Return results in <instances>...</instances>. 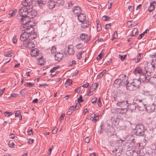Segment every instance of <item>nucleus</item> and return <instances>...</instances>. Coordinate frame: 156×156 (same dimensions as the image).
I'll list each match as a JSON object with an SVG mask.
<instances>
[{
	"label": "nucleus",
	"instance_id": "ddd939ff",
	"mask_svg": "<svg viewBox=\"0 0 156 156\" xmlns=\"http://www.w3.org/2000/svg\"><path fill=\"white\" fill-rule=\"evenodd\" d=\"M31 0H24L22 2V4L23 7H25L29 8L32 7L31 5Z\"/></svg>",
	"mask_w": 156,
	"mask_h": 156
},
{
	"label": "nucleus",
	"instance_id": "f704fd0d",
	"mask_svg": "<svg viewBox=\"0 0 156 156\" xmlns=\"http://www.w3.org/2000/svg\"><path fill=\"white\" fill-rule=\"evenodd\" d=\"M141 58V53H139L135 58L136 62H138Z\"/></svg>",
	"mask_w": 156,
	"mask_h": 156
},
{
	"label": "nucleus",
	"instance_id": "5fc2aeb1",
	"mask_svg": "<svg viewBox=\"0 0 156 156\" xmlns=\"http://www.w3.org/2000/svg\"><path fill=\"white\" fill-rule=\"evenodd\" d=\"M93 90L89 89V91L87 94L88 96H90L93 94V91H92Z\"/></svg>",
	"mask_w": 156,
	"mask_h": 156
},
{
	"label": "nucleus",
	"instance_id": "13d9d810",
	"mask_svg": "<svg viewBox=\"0 0 156 156\" xmlns=\"http://www.w3.org/2000/svg\"><path fill=\"white\" fill-rule=\"evenodd\" d=\"M102 54L101 53H100L98 55V56L97 58V59L98 60H100L102 58Z\"/></svg>",
	"mask_w": 156,
	"mask_h": 156
},
{
	"label": "nucleus",
	"instance_id": "37998d69",
	"mask_svg": "<svg viewBox=\"0 0 156 156\" xmlns=\"http://www.w3.org/2000/svg\"><path fill=\"white\" fill-rule=\"evenodd\" d=\"M126 55H119V56L121 59V60L122 61H123L126 58Z\"/></svg>",
	"mask_w": 156,
	"mask_h": 156
},
{
	"label": "nucleus",
	"instance_id": "7ed1b4c3",
	"mask_svg": "<svg viewBox=\"0 0 156 156\" xmlns=\"http://www.w3.org/2000/svg\"><path fill=\"white\" fill-rule=\"evenodd\" d=\"M144 126L142 124H138L136 126V129L135 134L139 136H143L144 135Z\"/></svg>",
	"mask_w": 156,
	"mask_h": 156
},
{
	"label": "nucleus",
	"instance_id": "f8f14e48",
	"mask_svg": "<svg viewBox=\"0 0 156 156\" xmlns=\"http://www.w3.org/2000/svg\"><path fill=\"white\" fill-rule=\"evenodd\" d=\"M145 70L144 68H140V67H138L134 69L133 73L136 76H137V74H138V75H140Z\"/></svg>",
	"mask_w": 156,
	"mask_h": 156
},
{
	"label": "nucleus",
	"instance_id": "c756f323",
	"mask_svg": "<svg viewBox=\"0 0 156 156\" xmlns=\"http://www.w3.org/2000/svg\"><path fill=\"white\" fill-rule=\"evenodd\" d=\"M56 3L58 4L59 6L63 5L64 3V1L63 0H56Z\"/></svg>",
	"mask_w": 156,
	"mask_h": 156
},
{
	"label": "nucleus",
	"instance_id": "49530a36",
	"mask_svg": "<svg viewBox=\"0 0 156 156\" xmlns=\"http://www.w3.org/2000/svg\"><path fill=\"white\" fill-rule=\"evenodd\" d=\"M83 101V100L82 99V95H80L78 99V102L80 103Z\"/></svg>",
	"mask_w": 156,
	"mask_h": 156
},
{
	"label": "nucleus",
	"instance_id": "9b49d317",
	"mask_svg": "<svg viewBox=\"0 0 156 156\" xmlns=\"http://www.w3.org/2000/svg\"><path fill=\"white\" fill-rule=\"evenodd\" d=\"M23 45L24 46L26 47H28L29 48H33L35 47V45L33 42L30 41H27L23 42Z\"/></svg>",
	"mask_w": 156,
	"mask_h": 156
},
{
	"label": "nucleus",
	"instance_id": "de8ad7c7",
	"mask_svg": "<svg viewBox=\"0 0 156 156\" xmlns=\"http://www.w3.org/2000/svg\"><path fill=\"white\" fill-rule=\"evenodd\" d=\"M8 145L9 147H12L14 145V144L12 140H10L9 142Z\"/></svg>",
	"mask_w": 156,
	"mask_h": 156
},
{
	"label": "nucleus",
	"instance_id": "aec40b11",
	"mask_svg": "<svg viewBox=\"0 0 156 156\" xmlns=\"http://www.w3.org/2000/svg\"><path fill=\"white\" fill-rule=\"evenodd\" d=\"M137 108L138 110L140 111H144V109H145L146 111L148 112H151V111H148L147 108H148V107H147L145 105L142 104L140 106L137 105Z\"/></svg>",
	"mask_w": 156,
	"mask_h": 156
},
{
	"label": "nucleus",
	"instance_id": "72a5a7b5",
	"mask_svg": "<svg viewBox=\"0 0 156 156\" xmlns=\"http://www.w3.org/2000/svg\"><path fill=\"white\" fill-rule=\"evenodd\" d=\"M75 47L77 49H83V45L81 43H79L76 45L75 46Z\"/></svg>",
	"mask_w": 156,
	"mask_h": 156
},
{
	"label": "nucleus",
	"instance_id": "bb28decb",
	"mask_svg": "<svg viewBox=\"0 0 156 156\" xmlns=\"http://www.w3.org/2000/svg\"><path fill=\"white\" fill-rule=\"evenodd\" d=\"M98 85V83H94L92 84V86L90 87V89L93 90L92 91H94L97 87Z\"/></svg>",
	"mask_w": 156,
	"mask_h": 156
},
{
	"label": "nucleus",
	"instance_id": "58836bf2",
	"mask_svg": "<svg viewBox=\"0 0 156 156\" xmlns=\"http://www.w3.org/2000/svg\"><path fill=\"white\" fill-rule=\"evenodd\" d=\"M94 118L93 119L92 121L94 122L95 123L98 119L99 118V115L96 116L95 114H94Z\"/></svg>",
	"mask_w": 156,
	"mask_h": 156
},
{
	"label": "nucleus",
	"instance_id": "603ef678",
	"mask_svg": "<svg viewBox=\"0 0 156 156\" xmlns=\"http://www.w3.org/2000/svg\"><path fill=\"white\" fill-rule=\"evenodd\" d=\"M111 26V23L107 24L105 25V29L106 30L110 28Z\"/></svg>",
	"mask_w": 156,
	"mask_h": 156
},
{
	"label": "nucleus",
	"instance_id": "0eeeda50",
	"mask_svg": "<svg viewBox=\"0 0 156 156\" xmlns=\"http://www.w3.org/2000/svg\"><path fill=\"white\" fill-rule=\"evenodd\" d=\"M107 124L108 126L107 127V130L106 131V132H108L107 133L108 136L109 137H111V136H115L114 133L115 129L113 127L111 126L110 124H108L107 123Z\"/></svg>",
	"mask_w": 156,
	"mask_h": 156
},
{
	"label": "nucleus",
	"instance_id": "864d4df0",
	"mask_svg": "<svg viewBox=\"0 0 156 156\" xmlns=\"http://www.w3.org/2000/svg\"><path fill=\"white\" fill-rule=\"evenodd\" d=\"M74 110H76L74 106H72L71 107L69 108V110L70 111V112H72V113L73 112Z\"/></svg>",
	"mask_w": 156,
	"mask_h": 156
},
{
	"label": "nucleus",
	"instance_id": "dca6fc26",
	"mask_svg": "<svg viewBox=\"0 0 156 156\" xmlns=\"http://www.w3.org/2000/svg\"><path fill=\"white\" fill-rule=\"evenodd\" d=\"M80 37L82 41L87 43L90 39V36H88L87 34H81Z\"/></svg>",
	"mask_w": 156,
	"mask_h": 156
},
{
	"label": "nucleus",
	"instance_id": "69168bd1",
	"mask_svg": "<svg viewBox=\"0 0 156 156\" xmlns=\"http://www.w3.org/2000/svg\"><path fill=\"white\" fill-rule=\"evenodd\" d=\"M65 115L63 114H62L60 116V118H59V120L61 121L64 118V116H65Z\"/></svg>",
	"mask_w": 156,
	"mask_h": 156
},
{
	"label": "nucleus",
	"instance_id": "9d476101",
	"mask_svg": "<svg viewBox=\"0 0 156 156\" xmlns=\"http://www.w3.org/2000/svg\"><path fill=\"white\" fill-rule=\"evenodd\" d=\"M30 34V31L24 32L20 35V39L23 42L28 41V34Z\"/></svg>",
	"mask_w": 156,
	"mask_h": 156
},
{
	"label": "nucleus",
	"instance_id": "a211bd4d",
	"mask_svg": "<svg viewBox=\"0 0 156 156\" xmlns=\"http://www.w3.org/2000/svg\"><path fill=\"white\" fill-rule=\"evenodd\" d=\"M128 104L127 106L128 108L127 109H129L131 112H133L136 110V107L137 106V104H136L135 102H134L132 104L129 103V104Z\"/></svg>",
	"mask_w": 156,
	"mask_h": 156
},
{
	"label": "nucleus",
	"instance_id": "b1692460",
	"mask_svg": "<svg viewBox=\"0 0 156 156\" xmlns=\"http://www.w3.org/2000/svg\"><path fill=\"white\" fill-rule=\"evenodd\" d=\"M81 27L82 28L85 29L89 27V22L88 21L85 20L83 22H81Z\"/></svg>",
	"mask_w": 156,
	"mask_h": 156
},
{
	"label": "nucleus",
	"instance_id": "7c9ffc66",
	"mask_svg": "<svg viewBox=\"0 0 156 156\" xmlns=\"http://www.w3.org/2000/svg\"><path fill=\"white\" fill-rule=\"evenodd\" d=\"M97 31H99L101 30V24L99 23V21L97 20Z\"/></svg>",
	"mask_w": 156,
	"mask_h": 156
},
{
	"label": "nucleus",
	"instance_id": "774afa93",
	"mask_svg": "<svg viewBox=\"0 0 156 156\" xmlns=\"http://www.w3.org/2000/svg\"><path fill=\"white\" fill-rule=\"evenodd\" d=\"M151 62L154 66L155 68H156V59L155 60H152Z\"/></svg>",
	"mask_w": 156,
	"mask_h": 156
},
{
	"label": "nucleus",
	"instance_id": "680f3d73",
	"mask_svg": "<svg viewBox=\"0 0 156 156\" xmlns=\"http://www.w3.org/2000/svg\"><path fill=\"white\" fill-rule=\"evenodd\" d=\"M97 99V98H93L91 100V102L92 103L94 104L96 102Z\"/></svg>",
	"mask_w": 156,
	"mask_h": 156
},
{
	"label": "nucleus",
	"instance_id": "bf43d9fd",
	"mask_svg": "<svg viewBox=\"0 0 156 156\" xmlns=\"http://www.w3.org/2000/svg\"><path fill=\"white\" fill-rule=\"evenodd\" d=\"M18 95V94H11L10 96V98H15L17 97Z\"/></svg>",
	"mask_w": 156,
	"mask_h": 156
},
{
	"label": "nucleus",
	"instance_id": "a878e982",
	"mask_svg": "<svg viewBox=\"0 0 156 156\" xmlns=\"http://www.w3.org/2000/svg\"><path fill=\"white\" fill-rule=\"evenodd\" d=\"M133 150H129L126 151V154L128 156H132L133 154Z\"/></svg>",
	"mask_w": 156,
	"mask_h": 156
},
{
	"label": "nucleus",
	"instance_id": "09e8293b",
	"mask_svg": "<svg viewBox=\"0 0 156 156\" xmlns=\"http://www.w3.org/2000/svg\"><path fill=\"white\" fill-rule=\"evenodd\" d=\"M59 67H59L58 66V67H53L51 69V70L50 71V72L51 73H54V71L57 69Z\"/></svg>",
	"mask_w": 156,
	"mask_h": 156
},
{
	"label": "nucleus",
	"instance_id": "2eb2a0df",
	"mask_svg": "<svg viewBox=\"0 0 156 156\" xmlns=\"http://www.w3.org/2000/svg\"><path fill=\"white\" fill-rule=\"evenodd\" d=\"M67 52L69 55H73L75 52L73 46L72 44L69 45L68 46Z\"/></svg>",
	"mask_w": 156,
	"mask_h": 156
},
{
	"label": "nucleus",
	"instance_id": "c03bdc74",
	"mask_svg": "<svg viewBox=\"0 0 156 156\" xmlns=\"http://www.w3.org/2000/svg\"><path fill=\"white\" fill-rule=\"evenodd\" d=\"M154 8H155V7H154V5H151V6L150 5V6L149 7V8L148 9V10L149 12H151L153 10H154Z\"/></svg>",
	"mask_w": 156,
	"mask_h": 156
},
{
	"label": "nucleus",
	"instance_id": "a19ab883",
	"mask_svg": "<svg viewBox=\"0 0 156 156\" xmlns=\"http://www.w3.org/2000/svg\"><path fill=\"white\" fill-rule=\"evenodd\" d=\"M110 19V17H109L106 16H103L102 17V19L103 21H106L109 20Z\"/></svg>",
	"mask_w": 156,
	"mask_h": 156
},
{
	"label": "nucleus",
	"instance_id": "f3484780",
	"mask_svg": "<svg viewBox=\"0 0 156 156\" xmlns=\"http://www.w3.org/2000/svg\"><path fill=\"white\" fill-rule=\"evenodd\" d=\"M30 17L29 16H23L22 20L20 23L21 24L27 25L28 23L30 21Z\"/></svg>",
	"mask_w": 156,
	"mask_h": 156
},
{
	"label": "nucleus",
	"instance_id": "338daca9",
	"mask_svg": "<svg viewBox=\"0 0 156 156\" xmlns=\"http://www.w3.org/2000/svg\"><path fill=\"white\" fill-rule=\"evenodd\" d=\"M128 9L129 10L132 12L133 10L134 7L131 6H129L128 7Z\"/></svg>",
	"mask_w": 156,
	"mask_h": 156
},
{
	"label": "nucleus",
	"instance_id": "393cba45",
	"mask_svg": "<svg viewBox=\"0 0 156 156\" xmlns=\"http://www.w3.org/2000/svg\"><path fill=\"white\" fill-rule=\"evenodd\" d=\"M35 2L38 4L40 6L44 5L45 4L44 0H34Z\"/></svg>",
	"mask_w": 156,
	"mask_h": 156
},
{
	"label": "nucleus",
	"instance_id": "c85d7f7f",
	"mask_svg": "<svg viewBox=\"0 0 156 156\" xmlns=\"http://www.w3.org/2000/svg\"><path fill=\"white\" fill-rule=\"evenodd\" d=\"M138 34V31L137 29L134 28L132 31L131 35L132 36H135Z\"/></svg>",
	"mask_w": 156,
	"mask_h": 156
},
{
	"label": "nucleus",
	"instance_id": "f03ea898",
	"mask_svg": "<svg viewBox=\"0 0 156 156\" xmlns=\"http://www.w3.org/2000/svg\"><path fill=\"white\" fill-rule=\"evenodd\" d=\"M129 103L128 102V101H119L117 104L116 105L122 107L121 108V112L122 114H126L127 110V106Z\"/></svg>",
	"mask_w": 156,
	"mask_h": 156
},
{
	"label": "nucleus",
	"instance_id": "8fccbe9b",
	"mask_svg": "<svg viewBox=\"0 0 156 156\" xmlns=\"http://www.w3.org/2000/svg\"><path fill=\"white\" fill-rule=\"evenodd\" d=\"M5 115L6 116H9L12 115V113L11 112H5L4 113Z\"/></svg>",
	"mask_w": 156,
	"mask_h": 156
},
{
	"label": "nucleus",
	"instance_id": "c9c22d12",
	"mask_svg": "<svg viewBox=\"0 0 156 156\" xmlns=\"http://www.w3.org/2000/svg\"><path fill=\"white\" fill-rule=\"evenodd\" d=\"M31 55L33 56H35L36 55H37L38 54L37 50H35V49L32 50L31 52Z\"/></svg>",
	"mask_w": 156,
	"mask_h": 156
},
{
	"label": "nucleus",
	"instance_id": "ea45409f",
	"mask_svg": "<svg viewBox=\"0 0 156 156\" xmlns=\"http://www.w3.org/2000/svg\"><path fill=\"white\" fill-rule=\"evenodd\" d=\"M56 47L55 46H53L51 49V53L52 54L54 53L56 51Z\"/></svg>",
	"mask_w": 156,
	"mask_h": 156
},
{
	"label": "nucleus",
	"instance_id": "6e6552de",
	"mask_svg": "<svg viewBox=\"0 0 156 156\" xmlns=\"http://www.w3.org/2000/svg\"><path fill=\"white\" fill-rule=\"evenodd\" d=\"M123 79H121V85L122 86H126V88L127 89V87L129 86L130 83H129L128 81V77L126 75H123L122 76Z\"/></svg>",
	"mask_w": 156,
	"mask_h": 156
},
{
	"label": "nucleus",
	"instance_id": "412c9836",
	"mask_svg": "<svg viewBox=\"0 0 156 156\" xmlns=\"http://www.w3.org/2000/svg\"><path fill=\"white\" fill-rule=\"evenodd\" d=\"M63 53L59 52H55V59L58 61L61 60L63 58Z\"/></svg>",
	"mask_w": 156,
	"mask_h": 156
},
{
	"label": "nucleus",
	"instance_id": "e2e57ef3",
	"mask_svg": "<svg viewBox=\"0 0 156 156\" xmlns=\"http://www.w3.org/2000/svg\"><path fill=\"white\" fill-rule=\"evenodd\" d=\"M144 36V33H142L140 34L139 36L138 37L137 39L138 40H140L141 39L142 37Z\"/></svg>",
	"mask_w": 156,
	"mask_h": 156
},
{
	"label": "nucleus",
	"instance_id": "f257e3e1",
	"mask_svg": "<svg viewBox=\"0 0 156 156\" xmlns=\"http://www.w3.org/2000/svg\"><path fill=\"white\" fill-rule=\"evenodd\" d=\"M140 84V79H133V82L130 83L129 86L127 87V89L130 91L134 90L138 88Z\"/></svg>",
	"mask_w": 156,
	"mask_h": 156
},
{
	"label": "nucleus",
	"instance_id": "3c124183",
	"mask_svg": "<svg viewBox=\"0 0 156 156\" xmlns=\"http://www.w3.org/2000/svg\"><path fill=\"white\" fill-rule=\"evenodd\" d=\"M118 37V34L116 31H115L113 34V40L114 39H116Z\"/></svg>",
	"mask_w": 156,
	"mask_h": 156
},
{
	"label": "nucleus",
	"instance_id": "6ab92c4d",
	"mask_svg": "<svg viewBox=\"0 0 156 156\" xmlns=\"http://www.w3.org/2000/svg\"><path fill=\"white\" fill-rule=\"evenodd\" d=\"M72 11L74 14L78 16L79 14L81 13V10L80 6H76L73 7Z\"/></svg>",
	"mask_w": 156,
	"mask_h": 156
},
{
	"label": "nucleus",
	"instance_id": "a18cd8bd",
	"mask_svg": "<svg viewBox=\"0 0 156 156\" xmlns=\"http://www.w3.org/2000/svg\"><path fill=\"white\" fill-rule=\"evenodd\" d=\"M81 106V104L80 103H77L76 105L74 106L75 109L77 110L79 109Z\"/></svg>",
	"mask_w": 156,
	"mask_h": 156
},
{
	"label": "nucleus",
	"instance_id": "6e6d98bb",
	"mask_svg": "<svg viewBox=\"0 0 156 156\" xmlns=\"http://www.w3.org/2000/svg\"><path fill=\"white\" fill-rule=\"evenodd\" d=\"M106 72V70H104L102 72H101L100 73V74H99V77L101 78L102 77L104 74H105Z\"/></svg>",
	"mask_w": 156,
	"mask_h": 156
},
{
	"label": "nucleus",
	"instance_id": "e433bc0d",
	"mask_svg": "<svg viewBox=\"0 0 156 156\" xmlns=\"http://www.w3.org/2000/svg\"><path fill=\"white\" fill-rule=\"evenodd\" d=\"M121 79H116L114 81V83L115 84H116L117 85H118L119 86H120V84H121Z\"/></svg>",
	"mask_w": 156,
	"mask_h": 156
},
{
	"label": "nucleus",
	"instance_id": "cd10ccee",
	"mask_svg": "<svg viewBox=\"0 0 156 156\" xmlns=\"http://www.w3.org/2000/svg\"><path fill=\"white\" fill-rule=\"evenodd\" d=\"M84 52V51H81L77 54L76 56L78 59H80L82 58V55Z\"/></svg>",
	"mask_w": 156,
	"mask_h": 156
},
{
	"label": "nucleus",
	"instance_id": "2f4dec72",
	"mask_svg": "<svg viewBox=\"0 0 156 156\" xmlns=\"http://www.w3.org/2000/svg\"><path fill=\"white\" fill-rule=\"evenodd\" d=\"M28 14L29 15H31V18H34L37 15V13L34 11H33L32 9L31 12H30V13Z\"/></svg>",
	"mask_w": 156,
	"mask_h": 156
},
{
	"label": "nucleus",
	"instance_id": "39448f33",
	"mask_svg": "<svg viewBox=\"0 0 156 156\" xmlns=\"http://www.w3.org/2000/svg\"><path fill=\"white\" fill-rule=\"evenodd\" d=\"M144 68L146 72H147V73L151 75V73L154 71L155 67L151 62L150 64H146Z\"/></svg>",
	"mask_w": 156,
	"mask_h": 156
},
{
	"label": "nucleus",
	"instance_id": "4468645a",
	"mask_svg": "<svg viewBox=\"0 0 156 156\" xmlns=\"http://www.w3.org/2000/svg\"><path fill=\"white\" fill-rule=\"evenodd\" d=\"M37 37V34L34 31V30L32 31L30 30V34H28V41H30L33 40Z\"/></svg>",
	"mask_w": 156,
	"mask_h": 156
},
{
	"label": "nucleus",
	"instance_id": "473e14b6",
	"mask_svg": "<svg viewBox=\"0 0 156 156\" xmlns=\"http://www.w3.org/2000/svg\"><path fill=\"white\" fill-rule=\"evenodd\" d=\"M12 51H9L5 52L4 53V56L7 57H11L12 56Z\"/></svg>",
	"mask_w": 156,
	"mask_h": 156
},
{
	"label": "nucleus",
	"instance_id": "4be33fe9",
	"mask_svg": "<svg viewBox=\"0 0 156 156\" xmlns=\"http://www.w3.org/2000/svg\"><path fill=\"white\" fill-rule=\"evenodd\" d=\"M78 20L80 22H83L86 20V16L84 13H80L78 16Z\"/></svg>",
	"mask_w": 156,
	"mask_h": 156
},
{
	"label": "nucleus",
	"instance_id": "0e129e2a",
	"mask_svg": "<svg viewBox=\"0 0 156 156\" xmlns=\"http://www.w3.org/2000/svg\"><path fill=\"white\" fill-rule=\"evenodd\" d=\"M32 22L31 21H29V22H28V23L27 26H29V28L30 27H32L33 25H32Z\"/></svg>",
	"mask_w": 156,
	"mask_h": 156
},
{
	"label": "nucleus",
	"instance_id": "052dcab7",
	"mask_svg": "<svg viewBox=\"0 0 156 156\" xmlns=\"http://www.w3.org/2000/svg\"><path fill=\"white\" fill-rule=\"evenodd\" d=\"M150 77L151 78L150 80V81L153 80L154 79H156V75H155L152 76H151V75L150 76ZM155 81H156V80H155Z\"/></svg>",
	"mask_w": 156,
	"mask_h": 156
},
{
	"label": "nucleus",
	"instance_id": "5701e85b",
	"mask_svg": "<svg viewBox=\"0 0 156 156\" xmlns=\"http://www.w3.org/2000/svg\"><path fill=\"white\" fill-rule=\"evenodd\" d=\"M48 5L50 9H52L55 7V3L53 0H50L48 2Z\"/></svg>",
	"mask_w": 156,
	"mask_h": 156
},
{
	"label": "nucleus",
	"instance_id": "20e7f679",
	"mask_svg": "<svg viewBox=\"0 0 156 156\" xmlns=\"http://www.w3.org/2000/svg\"><path fill=\"white\" fill-rule=\"evenodd\" d=\"M150 75L148 74L147 72L145 71L140 75H139L140 77V80L143 82L146 81L147 82H150V80L151 79L150 77Z\"/></svg>",
	"mask_w": 156,
	"mask_h": 156
},
{
	"label": "nucleus",
	"instance_id": "79ce46f5",
	"mask_svg": "<svg viewBox=\"0 0 156 156\" xmlns=\"http://www.w3.org/2000/svg\"><path fill=\"white\" fill-rule=\"evenodd\" d=\"M72 80L70 79H68L66 81V84L67 85H70L72 84Z\"/></svg>",
	"mask_w": 156,
	"mask_h": 156
},
{
	"label": "nucleus",
	"instance_id": "4d7b16f0",
	"mask_svg": "<svg viewBox=\"0 0 156 156\" xmlns=\"http://www.w3.org/2000/svg\"><path fill=\"white\" fill-rule=\"evenodd\" d=\"M20 115V112L19 111H16L15 112V115L16 116H18L19 115Z\"/></svg>",
	"mask_w": 156,
	"mask_h": 156
},
{
	"label": "nucleus",
	"instance_id": "423d86ee",
	"mask_svg": "<svg viewBox=\"0 0 156 156\" xmlns=\"http://www.w3.org/2000/svg\"><path fill=\"white\" fill-rule=\"evenodd\" d=\"M32 8H29L25 7H23L19 11V14L23 16H27L28 14H29L31 12Z\"/></svg>",
	"mask_w": 156,
	"mask_h": 156
},
{
	"label": "nucleus",
	"instance_id": "4c0bfd02",
	"mask_svg": "<svg viewBox=\"0 0 156 156\" xmlns=\"http://www.w3.org/2000/svg\"><path fill=\"white\" fill-rule=\"evenodd\" d=\"M23 16L22 15H18L17 16V19L19 21L20 23L21 21L22 20L23 17Z\"/></svg>",
	"mask_w": 156,
	"mask_h": 156
},
{
	"label": "nucleus",
	"instance_id": "1a4fd4ad",
	"mask_svg": "<svg viewBox=\"0 0 156 156\" xmlns=\"http://www.w3.org/2000/svg\"><path fill=\"white\" fill-rule=\"evenodd\" d=\"M21 25L20 26V29L22 31H24V32L30 31V30L32 31L34 30L33 27L29 28V26H27V25L21 24Z\"/></svg>",
	"mask_w": 156,
	"mask_h": 156
}]
</instances>
